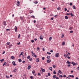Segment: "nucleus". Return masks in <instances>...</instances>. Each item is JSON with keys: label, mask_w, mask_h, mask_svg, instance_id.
<instances>
[{"label": "nucleus", "mask_w": 79, "mask_h": 79, "mask_svg": "<svg viewBox=\"0 0 79 79\" xmlns=\"http://www.w3.org/2000/svg\"><path fill=\"white\" fill-rule=\"evenodd\" d=\"M41 68V69L42 72H45V69H43V68Z\"/></svg>", "instance_id": "obj_1"}, {"label": "nucleus", "mask_w": 79, "mask_h": 79, "mask_svg": "<svg viewBox=\"0 0 79 79\" xmlns=\"http://www.w3.org/2000/svg\"><path fill=\"white\" fill-rule=\"evenodd\" d=\"M56 57H59V53H57L56 54Z\"/></svg>", "instance_id": "obj_2"}, {"label": "nucleus", "mask_w": 79, "mask_h": 79, "mask_svg": "<svg viewBox=\"0 0 79 79\" xmlns=\"http://www.w3.org/2000/svg\"><path fill=\"white\" fill-rule=\"evenodd\" d=\"M47 63H50L51 62V60L50 59V60H48L47 61Z\"/></svg>", "instance_id": "obj_3"}, {"label": "nucleus", "mask_w": 79, "mask_h": 79, "mask_svg": "<svg viewBox=\"0 0 79 79\" xmlns=\"http://www.w3.org/2000/svg\"><path fill=\"white\" fill-rule=\"evenodd\" d=\"M36 62H37V63H39V62L40 61H39V58H37L36 59Z\"/></svg>", "instance_id": "obj_4"}, {"label": "nucleus", "mask_w": 79, "mask_h": 79, "mask_svg": "<svg viewBox=\"0 0 79 79\" xmlns=\"http://www.w3.org/2000/svg\"><path fill=\"white\" fill-rule=\"evenodd\" d=\"M19 3H20V2H19V1H18L17 3V6H19Z\"/></svg>", "instance_id": "obj_5"}, {"label": "nucleus", "mask_w": 79, "mask_h": 79, "mask_svg": "<svg viewBox=\"0 0 79 79\" xmlns=\"http://www.w3.org/2000/svg\"><path fill=\"white\" fill-rule=\"evenodd\" d=\"M66 63H67V64H71V62L69 61V60H67L66 62Z\"/></svg>", "instance_id": "obj_6"}, {"label": "nucleus", "mask_w": 79, "mask_h": 79, "mask_svg": "<svg viewBox=\"0 0 79 79\" xmlns=\"http://www.w3.org/2000/svg\"><path fill=\"white\" fill-rule=\"evenodd\" d=\"M3 25L4 26H6V25H7L6 23V22H3Z\"/></svg>", "instance_id": "obj_7"}, {"label": "nucleus", "mask_w": 79, "mask_h": 79, "mask_svg": "<svg viewBox=\"0 0 79 79\" xmlns=\"http://www.w3.org/2000/svg\"><path fill=\"white\" fill-rule=\"evenodd\" d=\"M40 39H41V40H43V38H42V35H40Z\"/></svg>", "instance_id": "obj_8"}, {"label": "nucleus", "mask_w": 79, "mask_h": 79, "mask_svg": "<svg viewBox=\"0 0 79 79\" xmlns=\"http://www.w3.org/2000/svg\"><path fill=\"white\" fill-rule=\"evenodd\" d=\"M56 77V75H54L53 77V79H55Z\"/></svg>", "instance_id": "obj_9"}, {"label": "nucleus", "mask_w": 79, "mask_h": 79, "mask_svg": "<svg viewBox=\"0 0 79 79\" xmlns=\"http://www.w3.org/2000/svg\"><path fill=\"white\" fill-rule=\"evenodd\" d=\"M32 56H33V57H35V58H37V56L36 55H35V54H32Z\"/></svg>", "instance_id": "obj_10"}, {"label": "nucleus", "mask_w": 79, "mask_h": 79, "mask_svg": "<svg viewBox=\"0 0 79 79\" xmlns=\"http://www.w3.org/2000/svg\"><path fill=\"white\" fill-rule=\"evenodd\" d=\"M58 73H60V74H63V72H62L61 71V70H59Z\"/></svg>", "instance_id": "obj_11"}, {"label": "nucleus", "mask_w": 79, "mask_h": 79, "mask_svg": "<svg viewBox=\"0 0 79 79\" xmlns=\"http://www.w3.org/2000/svg\"><path fill=\"white\" fill-rule=\"evenodd\" d=\"M15 32H17V27H16V26L15 27Z\"/></svg>", "instance_id": "obj_12"}, {"label": "nucleus", "mask_w": 79, "mask_h": 79, "mask_svg": "<svg viewBox=\"0 0 79 79\" xmlns=\"http://www.w3.org/2000/svg\"><path fill=\"white\" fill-rule=\"evenodd\" d=\"M12 64L13 65H14V66H15V65H16V64H15V61L12 62Z\"/></svg>", "instance_id": "obj_13"}, {"label": "nucleus", "mask_w": 79, "mask_h": 79, "mask_svg": "<svg viewBox=\"0 0 79 79\" xmlns=\"http://www.w3.org/2000/svg\"><path fill=\"white\" fill-rule=\"evenodd\" d=\"M6 62L4 63L3 64V66H6Z\"/></svg>", "instance_id": "obj_14"}, {"label": "nucleus", "mask_w": 79, "mask_h": 79, "mask_svg": "<svg viewBox=\"0 0 79 79\" xmlns=\"http://www.w3.org/2000/svg\"><path fill=\"white\" fill-rule=\"evenodd\" d=\"M70 13V15L71 16V17H73V16H74V15H73V13Z\"/></svg>", "instance_id": "obj_15"}, {"label": "nucleus", "mask_w": 79, "mask_h": 79, "mask_svg": "<svg viewBox=\"0 0 79 79\" xmlns=\"http://www.w3.org/2000/svg\"><path fill=\"white\" fill-rule=\"evenodd\" d=\"M17 71V69H14V70H13L12 72H16V71Z\"/></svg>", "instance_id": "obj_16"}, {"label": "nucleus", "mask_w": 79, "mask_h": 79, "mask_svg": "<svg viewBox=\"0 0 79 79\" xmlns=\"http://www.w3.org/2000/svg\"><path fill=\"white\" fill-rule=\"evenodd\" d=\"M77 65V63H75V62L74 63V64H73V66H76V65Z\"/></svg>", "instance_id": "obj_17"}, {"label": "nucleus", "mask_w": 79, "mask_h": 79, "mask_svg": "<svg viewBox=\"0 0 79 79\" xmlns=\"http://www.w3.org/2000/svg\"><path fill=\"white\" fill-rule=\"evenodd\" d=\"M11 58L12 59V60H13V59H15V57L14 56H11Z\"/></svg>", "instance_id": "obj_18"}, {"label": "nucleus", "mask_w": 79, "mask_h": 79, "mask_svg": "<svg viewBox=\"0 0 79 79\" xmlns=\"http://www.w3.org/2000/svg\"><path fill=\"white\" fill-rule=\"evenodd\" d=\"M18 61H19V63H21V61H22L21 59H19Z\"/></svg>", "instance_id": "obj_19"}, {"label": "nucleus", "mask_w": 79, "mask_h": 79, "mask_svg": "<svg viewBox=\"0 0 79 79\" xmlns=\"http://www.w3.org/2000/svg\"><path fill=\"white\" fill-rule=\"evenodd\" d=\"M5 61V59H4L0 60V61H1V63H2V62H3V61Z\"/></svg>", "instance_id": "obj_20"}, {"label": "nucleus", "mask_w": 79, "mask_h": 79, "mask_svg": "<svg viewBox=\"0 0 79 79\" xmlns=\"http://www.w3.org/2000/svg\"><path fill=\"white\" fill-rule=\"evenodd\" d=\"M57 10H61V8H60V7H59L57 8Z\"/></svg>", "instance_id": "obj_21"}, {"label": "nucleus", "mask_w": 79, "mask_h": 79, "mask_svg": "<svg viewBox=\"0 0 79 79\" xmlns=\"http://www.w3.org/2000/svg\"><path fill=\"white\" fill-rule=\"evenodd\" d=\"M31 69V66H29L27 67V69Z\"/></svg>", "instance_id": "obj_22"}, {"label": "nucleus", "mask_w": 79, "mask_h": 79, "mask_svg": "<svg viewBox=\"0 0 79 79\" xmlns=\"http://www.w3.org/2000/svg\"><path fill=\"white\" fill-rule=\"evenodd\" d=\"M56 71L55 70H54L53 72V73L54 74H56V73L55 72Z\"/></svg>", "instance_id": "obj_23"}, {"label": "nucleus", "mask_w": 79, "mask_h": 79, "mask_svg": "<svg viewBox=\"0 0 79 79\" xmlns=\"http://www.w3.org/2000/svg\"><path fill=\"white\" fill-rule=\"evenodd\" d=\"M49 69L50 70H51V71H52V67H49Z\"/></svg>", "instance_id": "obj_24"}, {"label": "nucleus", "mask_w": 79, "mask_h": 79, "mask_svg": "<svg viewBox=\"0 0 79 79\" xmlns=\"http://www.w3.org/2000/svg\"><path fill=\"white\" fill-rule=\"evenodd\" d=\"M47 58H48V59H50V56H48L47 57Z\"/></svg>", "instance_id": "obj_25"}, {"label": "nucleus", "mask_w": 79, "mask_h": 79, "mask_svg": "<svg viewBox=\"0 0 79 79\" xmlns=\"http://www.w3.org/2000/svg\"><path fill=\"white\" fill-rule=\"evenodd\" d=\"M65 19H68V17L67 16H65Z\"/></svg>", "instance_id": "obj_26"}, {"label": "nucleus", "mask_w": 79, "mask_h": 79, "mask_svg": "<svg viewBox=\"0 0 79 79\" xmlns=\"http://www.w3.org/2000/svg\"><path fill=\"white\" fill-rule=\"evenodd\" d=\"M31 17L32 18H33L34 19H35V16H31Z\"/></svg>", "instance_id": "obj_27"}, {"label": "nucleus", "mask_w": 79, "mask_h": 79, "mask_svg": "<svg viewBox=\"0 0 79 79\" xmlns=\"http://www.w3.org/2000/svg\"><path fill=\"white\" fill-rule=\"evenodd\" d=\"M73 9H74V10H76V8L75 7V6H73Z\"/></svg>", "instance_id": "obj_28"}, {"label": "nucleus", "mask_w": 79, "mask_h": 79, "mask_svg": "<svg viewBox=\"0 0 79 79\" xmlns=\"http://www.w3.org/2000/svg\"><path fill=\"white\" fill-rule=\"evenodd\" d=\"M12 46H13V45H12V44L9 45V48H11V47H12Z\"/></svg>", "instance_id": "obj_29"}, {"label": "nucleus", "mask_w": 79, "mask_h": 79, "mask_svg": "<svg viewBox=\"0 0 79 79\" xmlns=\"http://www.w3.org/2000/svg\"><path fill=\"white\" fill-rule=\"evenodd\" d=\"M37 51H39V50H40V48L39 47H37Z\"/></svg>", "instance_id": "obj_30"}, {"label": "nucleus", "mask_w": 79, "mask_h": 79, "mask_svg": "<svg viewBox=\"0 0 79 79\" xmlns=\"http://www.w3.org/2000/svg\"><path fill=\"white\" fill-rule=\"evenodd\" d=\"M59 77H63V75H59Z\"/></svg>", "instance_id": "obj_31"}, {"label": "nucleus", "mask_w": 79, "mask_h": 79, "mask_svg": "<svg viewBox=\"0 0 79 79\" xmlns=\"http://www.w3.org/2000/svg\"><path fill=\"white\" fill-rule=\"evenodd\" d=\"M33 3H35V4H37V3H38V2L37 1H35V2H34Z\"/></svg>", "instance_id": "obj_32"}, {"label": "nucleus", "mask_w": 79, "mask_h": 79, "mask_svg": "<svg viewBox=\"0 0 79 79\" xmlns=\"http://www.w3.org/2000/svg\"><path fill=\"white\" fill-rule=\"evenodd\" d=\"M52 66L54 68H56V66L55 65H53Z\"/></svg>", "instance_id": "obj_33"}, {"label": "nucleus", "mask_w": 79, "mask_h": 79, "mask_svg": "<svg viewBox=\"0 0 79 79\" xmlns=\"http://www.w3.org/2000/svg\"><path fill=\"white\" fill-rule=\"evenodd\" d=\"M20 54H21L22 55H23V54H24V53H23V52H21Z\"/></svg>", "instance_id": "obj_34"}, {"label": "nucleus", "mask_w": 79, "mask_h": 79, "mask_svg": "<svg viewBox=\"0 0 79 79\" xmlns=\"http://www.w3.org/2000/svg\"><path fill=\"white\" fill-rule=\"evenodd\" d=\"M64 57H65V58H67V57H68V56H67V55H66V54H64Z\"/></svg>", "instance_id": "obj_35"}, {"label": "nucleus", "mask_w": 79, "mask_h": 79, "mask_svg": "<svg viewBox=\"0 0 79 79\" xmlns=\"http://www.w3.org/2000/svg\"><path fill=\"white\" fill-rule=\"evenodd\" d=\"M30 78H31V79H34V77H33L32 76L30 77Z\"/></svg>", "instance_id": "obj_36"}, {"label": "nucleus", "mask_w": 79, "mask_h": 79, "mask_svg": "<svg viewBox=\"0 0 79 79\" xmlns=\"http://www.w3.org/2000/svg\"><path fill=\"white\" fill-rule=\"evenodd\" d=\"M30 56H29L27 57V58L28 59H30Z\"/></svg>", "instance_id": "obj_37"}, {"label": "nucleus", "mask_w": 79, "mask_h": 79, "mask_svg": "<svg viewBox=\"0 0 79 79\" xmlns=\"http://www.w3.org/2000/svg\"><path fill=\"white\" fill-rule=\"evenodd\" d=\"M10 29H6V31H10Z\"/></svg>", "instance_id": "obj_38"}, {"label": "nucleus", "mask_w": 79, "mask_h": 79, "mask_svg": "<svg viewBox=\"0 0 79 79\" xmlns=\"http://www.w3.org/2000/svg\"><path fill=\"white\" fill-rule=\"evenodd\" d=\"M48 76H50V73H48Z\"/></svg>", "instance_id": "obj_39"}, {"label": "nucleus", "mask_w": 79, "mask_h": 79, "mask_svg": "<svg viewBox=\"0 0 79 79\" xmlns=\"http://www.w3.org/2000/svg\"><path fill=\"white\" fill-rule=\"evenodd\" d=\"M52 37H50L49 39V40H52Z\"/></svg>", "instance_id": "obj_40"}, {"label": "nucleus", "mask_w": 79, "mask_h": 79, "mask_svg": "<svg viewBox=\"0 0 79 79\" xmlns=\"http://www.w3.org/2000/svg\"><path fill=\"white\" fill-rule=\"evenodd\" d=\"M69 5L70 6H72V5H73V4L72 3V2H70L69 4Z\"/></svg>", "instance_id": "obj_41"}, {"label": "nucleus", "mask_w": 79, "mask_h": 79, "mask_svg": "<svg viewBox=\"0 0 79 79\" xmlns=\"http://www.w3.org/2000/svg\"><path fill=\"white\" fill-rule=\"evenodd\" d=\"M32 73L33 74H34V73H35V71L33 70L32 71Z\"/></svg>", "instance_id": "obj_42"}, {"label": "nucleus", "mask_w": 79, "mask_h": 79, "mask_svg": "<svg viewBox=\"0 0 79 79\" xmlns=\"http://www.w3.org/2000/svg\"><path fill=\"white\" fill-rule=\"evenodd\" d=\"M44 59H45V57H42V60H44Z\"/></svg>", "instance_id": "obj_43"}, {"label": "nucleus", "mask_w": 79, "mask_h": 79, "mask_svg": "<svg viewBox=\"0 0 79 79\" xmlns=\"http://www.w3.org/2000/svg\"><path fill=\"white\" fill-rule=\"evenodd\" d=\"M64 44H65V42L64 41L62 43V45H64Z\"/></svg>", "instance_id": "obj_44"}, {"label": "nucleus", "mask_w": 79, "mask_h": 79, "mask_svg": "<svg viewBox=\"0 0 79 79\" xmlns=\"http://www.w3.org/2000/svg\"><path fill=\"white\" fill-rule=\"evenodd\" d=\"M47 53L48 54V55H51V53L50 52H47Z\"/></svg>", "instance_id": "obj_45"}, {"label": "nucleus", "mask_w": 79, "mask_h": 79, "mask_svg": "<svg viewBox=\"0 0 79 79\" xmlns=\"http://www.w3.org/2000/svg\"><path fill=\"white\" fill-rule=\"evenodd\" d=\"M38 76H41L40 73H38Z\"/></svg>", "instance_id": "obj_46"}, {"label": "nucleus", "mask_w": 79, "mask_h": 79, "mask_svg": "<svg viewBox=\"0 0 79 79\" xmlns=\"http://www.w3.org/2000/svg\"><path fill=\"white\" fill-rule=\"evenodd\" d=\"M19 37H20V34H19L18 35V39H19Z\"/></svg>", "instance_id": "obj_47"}, {"label": "nucleus", "mask_w": 79, "mask_h": 79, "mask_svg": "<svg viewBox=\"0 0 79 79\" xmlns=\"http://www.w3.org/2000/svg\"><path fill=\"white\" fill-rule=\"evenodd\" d=\"M64 37V35L63 34L62 35L61 38H63Z\"/></svg>", "instance_id": "obj_48"}, {"label": "nucleus", "mask_w": 79, "mask_h": 79, "mask_svg": "<svg viewBox=\"0 0 79 79\" xmlns=\"http://www.w3.org/2000/svg\"><path fill=\"white\" fill-rule=\"evenodd\" d=\"M32 58H31L29 59L30 61H32Z\"/></svg>", "instance_id": "obj_49"}, {"label": "nucleus", "mask_w": 79, "mask_h": 79, "mask_svg": "<svg viewBox=\"0 0 79 79\" xmlns=\"http://www.w3.org/2000/svg\"><path fill=\"white\" fill-rule=\"evenodd\" d=\"M6 78H7L8 79V78H9V76H6Z\"/></svg>", "instance_id": "obj_50"}, {"label": "nucleus", "mask_w": 79, "mask_h": 79, "mask_svg": "<svg viewBox=\"0 0 79 79\" xmlns=\"http://www.w3.org/2000/svg\"><path fill=\"white\" fill-rule=\"evenodd\" d=\"M67 66L68 67H70V66H71V64H68Z\"/></svg>", "instance_id": "obj_51"}, {"label": "nucleus", "mask_w": 79, "mask_h": 79, "mask_svg": "<svg viewBox=\"0 0 79 79\" xmlns=\"http://www.w3.org/2000/svg\"><path fill=\"white\" fill-rule=\"evenodd\" d=\"M70 33H73V31H70Z\"/></svg>", "instance_id": "obj_52"}, {"label": "nucleus", "mask_w": 79, "mask_h": 79, "mask_svg": "<svg viewBox=\"0 0 79 79\" xmlns=\"http://www.w3.org/2000/svg\"><path fill=\"white\" fill-rule=\"evenodd\" d=\"M64 11H67V9H66V8H64Z\"/></svg>", "instance_id": "obj_53"}, {"label": "nucleus", "mask_w": 79, "mask_h": 79, "mask_svg": "<svg viewBox=\"0 0 79 79\" xmlns=\"http://www.w3.org/2000/svg\"><path fill=\"white\" fill-rule=\"evenodd\" d=\"M10 42H9V43L7 42V45H10Z\"/></svg>", "instance_id": "obj_54"}, {"label": "nucleus", "mask_w": 79, "mask_h": 79, "mask_svg": "<svg viewBox=\"0 0 79 79\" xmlns=\"http://www.w3.org/2000/svg\"><path fill=\"white\" fill-rule=\"evenodd\" d=\"M31 42H32V43H34V40H31Z\"/></svg>", "instance_id": "obj_55"}, {"label": "nucleus", "mask_w": 79, "mask_h": 79, "mask_svg": "<svg viewBox=\"0 0 79 79\" xmlns=\"http://www.w3.org/2000/svg\"><path fill=\"white\" fill-rule=\"evenodd\" d=\"M73 29V27H70L69 28V29H70V30H71V29Z\"/></svg>", "instance_id": "obj_56"}, {"label": "nucleus", "mask_w": 79, "mask_h": 79, "mask_svg": "<svg viewBox=\"0 0 79 79\" xmlns=\"http://www.w3.org/2000/svg\"><path fill=\"white\" fill-rule=\"evenodd\" d=\"M20 19L23 20V17H20Z\"/></svg>", "instance_id": "obj_57"}, {"label": "nucleus", "mask_w": 79, "mask_h": 79, "mask_svg": "<svg viewBox=\"0 0 79 79\" xmlns=\"http://www.w3.org/2000/svg\"><path fill=\"white\" fill-rule=\"evenodd\" d=\"M50 52H51V53H53V50H52L50 51Z\"/></svg>", "instance_id": "obj_58"}, {"label": "nucleus", "mask_w": 79, "mask_h": 79, "mask_svg": "<svg viewBox=\"0 0 79 79\" xmlns=\"http://www.w3.org/2000/svg\"><path fill=\"white\" fill-rule=\"evenodd\" d=\"M17 45H20V42H19L17 44Z\"/></svg>", "instance_id": "obj_59"}, {"label": "nucleus", "mask_w": 79, "mask_h": 79, "mask_svg": "<svg viewBox=\"0 0 79 79\" xmlns=\"http://www.w3.org/2000/svg\"><path fill=\"white\" fill-rule=\"evenodd\" d=\"M74 62H73V61H72L71 62V64H74Z\"/></svg>", "instance_id": "obj_60"}, {"label": "nucleus", "mask_w": 79, "mask_h": 79, "mask_svg": "<svg viewBox=\"0 0 79 79\" xmlns=\"http://www.w3.org/2000/svg\"><path fill=\"white\" fill-rule=\"evenodd\" d=\"M66 15H70V14H69L68 13H67L66 14Z\"/></svg>", "instance_id": "obj_61"}, {"label": "nucleus", "mask_w": 79, "mask_h": 79, "mask_svg": "<svg viewBox=\"0 0 79 79\" xmlns=\"http://www.w3.org/2000/svg\"><path fill=\"white\" fill-rule=\"evenodd\" d=\"M66 75H63V77H66Z\"/></svg>", "instance_id": "obj_62"}, {"label": "nucleus", "mask_w": 79, "mask_h": 79, "mask_svg": "<svg viewBox=\"0 0 79 79\" xmlns=\"http://www.w3.org/2000/svg\"><path fill=\"white\" fill-rule=\"evenodd\" d=\"M77 70H79V67H77Z\"/></svg>", "instance_id": "obj_63"}, {"label": "nucleus", "mask_w": 79, "mask_h": 79, "mask_svg": "<svg viewBox=\"0 0 79 79\" xmlns=\"http://www.w3.org/2000/svg\"><path fill=\"white\" fill-rule=\"evenodd\" d=\"M56 79H59V78H58V77H56Z\"/></svg>", "instance_id": "obj_64"}]
</instances>
